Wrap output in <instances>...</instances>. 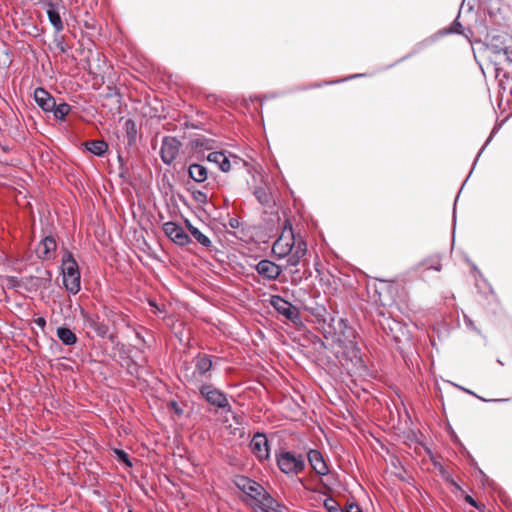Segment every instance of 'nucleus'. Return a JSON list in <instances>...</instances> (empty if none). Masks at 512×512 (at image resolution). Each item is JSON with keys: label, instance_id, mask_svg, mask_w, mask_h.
<instances>
[{"label": "nucleus", "instance_id": "obj_1", "mask_svg": "<svg viewBox=\"0 0 512 512\" xmlns=\"http://www.w3.org/2000/svg\"><path fill=\"white\" fill-rule=\"evenodd\" d=\"M236 485L253 501L256 512H287V508L268 494L259 483L247 477H239Z\"/></svg>", "mask_w": 512, "mask_h": 512}, {"label": "nucleus", "instance_id": "obj_2", "mask_svg": "<svg viewBox=\"0 0 512 512\" xmlns=\"http://www.w3.org/2000/svg\"><path fill=\"white\" fill-rule=\"evenodd\" d=\"M61 270L64 287L67 291L76 295L81 289V276L78 263L68 250H65L62 256Z\"/></svg>", "mask_w": 512, "mask_h": 512}, {"label": "nucleus", "instance_id": "obj_3", "mask_svg": "<svg viewBox=\"0 0 512 512\" xmlns=\"http://www.w3.org/2000/svg\"><path fill=\"white\" fill-rule=\"evenodd\" d=\"M277 466L286 475H298L305 468L304 457L291 451H281L276 455Z\"/></svg>", "mask_w": 512, "mask_h": 512}, {"label": "nucleus", "instance_id": "obj_4", "mask_svg": "<svg viewBox=\"0 0 512 512\" xmlns=\"http://www.w3.org/2000/svg\"><path fill=\"white\" fill-rule=\"evenodd\" d=\"M297 242L291 225H285L281 235L273 243L272 252L279 259L285 258Z\"/></svg>", "mask_w": 512, "mask_h": 512}, {"label": "nucleus", "instance_id": "obj_5", "mask_svg": "<svg viewBox=\"0 0 512 512\" xmlns=\"http://www.w3.org/2000/svg\"><path fill=\"white\" fill-rule=\"evenodd\" d=\"M42 5L55 31H63L64 24L61 15L64 14L65 7L62 0H43Z\"/></svg>", "mask_w": 512, "mask_h": 512}, {"label": "nucleus", "instance_id": "obj_6", "mask_svg": "<svg viewBox=\"0 0 512 512\" xmlns=\"http://www.w3.org/2000/svg\"><path fill=\"white\" fill-rule=\"evenodd\" d=\"M200 392L210 405L226 411H231L228 398L222 391L216 389L210 384H207L201 387Z\"/></svg>", "mask_w": 512, "mask_h": 512}, {"label": "nucleus", "instance_id": "obj_7", "mask_svg": "<svg viewBox=\"0 0 512 512\" xmlns=\"http://www.w3.org/2000/svg\"><path fill=\"white\" fill-rule=\"evenodd\" d=\"M181 146V142L177 140L175 137H164L162 140L160 150V156L162 161L167 165L172 164L176 159L177 155L179 154Z\"/></svg>", "mask_w": 512, "mask_h": 512}, {"label": "nucleus", "instance_id": "obj_8", "mask_svg": "<svg viewBox=\"0 0 512 512\" xmlns=\"http://www.w3.org/2000/svg\"><path fill=\"white\" fill-rule=\"evenodd\" d=\"M165 235L175 244L179 246L188 245L191 242L189 235L185 230L175 222H165L162 226Z\"/></svg>", "mask_w": 512, "mask_h": 512}, {"label": "nucleus", "instance_id": "obj_9", "mask_svg": "<svg viewBox=\"0 0 512 512\" xmlns=\"http://www.w3.org/2000/svg\"><path fill=\"white\" fill-rule=\"evenodd\" d=\"M255 270L261 277L268 281H274L278 279L283 271L281 266L268 259L259 261L255 266Z\"/></svg>", "mask_w": 512, "mask_h": 512}, {"label": "nucleus", "instance_id": "obj_10", "mask_svg": "<svg viewBox=\"0 0 512 512\" xmlns=\"http://www.w3.org/2000/svg\"><path fill=\"white\" fill-rule=\"evenodd\" d=\"M271 305L279 314L285 316L287 319L291 321L299 319L298 309L281 296H272Z\"/></svg>", "mask_w": 512, "mask_h": 512}, {"label": "nucleus", "instance_id": "obj_11", "mask_svg": "<svg viewBox=\"0 0 512 512\" xmlns=\"http://www.w3.org/2000/svg\"><path fill=\"white\" fill-rule=\"evenodd\" d=\"M250 449L259 461L269 458V445L266 436L262 433H256L251 442Z\"/></svg>", "mask_w": 512, "mask_h": 512}, {"label": "nucleus", "instance_id": "obj_12", "mask_svg": "<svg viewBox=\"0 0 512 512\" xmlns=\"http://www.w3.org/2000/svg\"><path fill=\"white\" fill-rule=\"evenodd\" d=\"M57 242L54 237L46 236L36 248V255L41 260H53L56 257Z\"/></svg>", "mask_w": 512, "mask_h": 512}, {"label": "nucleus", "instance_id": "obj_13", "mask_svg": "<svg viewBox=\"0 0 512 512\" xmlns=\"http://www.w3.org/2000/svg\"><path fill=\"white\" fill-rule=\"evenodd\" d=\"M307 458L311 468L315 471L316 474L325 476L329 473L328 465L324 460L321 452L315 449H311L307 453Z\"/></svg>", "mask_w": 512, "mask_h": 512}, {"label": "nucleus", "instance_id": "obj_14", "mask_svg": "<svg viewBox=\"0 0 512 512\" xmlns=\"http://www.w3.org/2000/svg\"><path fill=\"white\" fill-rule=\"evenodd\" d=\"M81 316L83 318L84 325L86 327L91 328L99 337H106L108 334L109 328L103 322H99L97 316L86 312L85 310H81Z\"/></svg>", "mask_w": 512, "mask_h": 512}, {"label": "nucleus", "instance_id": "obj_15", "mask_svg": "<svg viewBox=\"0 0 512 512\" xmlns=\"http://www.w3.org/2000/svg\"><path fill=\"white\" fill-rule=\"evenodd\" d=\"M37 105L46 113H50L54 107L55 98L44 88L38 87L33 93Z\"/></svg>", "mask_w": 512, "mask_h": 512}, {"label": "nucleus", "instance_id": "obj_16", "mask_svg": "<svg viewBox=\"0 0 512 512\" xmlns=\"http://www.w3.org/2000/svg\"><path fill=\"white\" fill-rule=\"evenodd\" d=\"M195 371L194 378L196 375L205 376L207 374V378H210V370L212 369L213 363L211 356L206 354H198L194 360Z\"/></svg>", "mask_w": 512, "mask_h": 512}, {"label": "nucleus", "instance_id": "obj_17", "mask_svg": "<svg viewBox=\"0 0 512 512\" xmlns=\"http://www.w3.org/2000/svg\"><path fill=\"white\" fill-rule=\"evenodd\" d=\"M307 252L306 243L302 240H298L296 246L291 250L289 254H287V265L289 266H297L301 259L305 256Z\"/></svg>", "mask_w": 512, "mask_h": 512}, {"label": "nucleus", "instance_id": "obj_18", "mask_svg": "<svg viewBox=\"0 0 512 512\" xmlns=\"http://www.w3.org/2000/svg\"><path fill=\"white\" fill-rule=\"evenodd\" d=\"M207 160L216 164L223 172H228L231 169V163L228 156L224 152L214 151L208 154Z\"/></svg>", "mask_w": 512, "mask_h": 512}, {"label": "nucleus", "instance_id": "obj_19", "mask_svg": "<svg viewBox=\"0 0 512 512\" xmlns=\"http://www.w3.org/2000/svg\"><path fill=\"white\" fill-rule=\"evenodd\" d=\"M189 176L192 180L197 183L204 182L208 177V170L205 166L201 164H191L188 168Z\"/></svg>", "mask_w": 512, "mask_h": 512}, {"label": "nucleus", "instance_id": "obj_20", "mask_svg": "<svg viewBox=\"0 0 512 512\" xmlns=\"http://www.w3.org/2000/svg\"><path fill=\"white\" fill-rule=\"evenodd\" d=\"M86 149L96 156H103L108 150V144L103 140H91L85 143Z\"/></svg>", "mask_w": 512, "mask_h": 512}, {"label": "nucleus", "instance_id": "obj_21", "mask_svg": "<svg viewBox=\"0 0 512 512\" xmlns=\"http://www.w3.org/2000/svg\"><path fill=\"white\" fill-rule=\"evenodd\" d=\"M57 337L64 345L67 346L74 345L77 342L76 334L66 327L57 328Z\"/></svg>", "mask_w": 512, "mask_h": 512}, {"label": "nucleus", "instance_id": "obj_22", "mask_svg": "<svg viewBox=\"0 0 512 512\" xmlns=\"http://www.w3.org/2000/svg\"><path fill=\"white\" fill-rule=\"evenodd\" d=\"M70 111L71 106L68 103L62 102L57 104L55 101L54 107L52 108V111H50V113H53L55 119L59 121H65L66 116L70 113Z\"/></svg>", "mask_w": 512, "mask_h": 512}, {"label": "nucleus", "instance_id": "obj_23", "mask_svg": "<svg viewBox=\"0 0 512 512\" xmlns=\"http://www.w3.org/2000/svg\"><path fill=\"white\" fill-rule=\"evenodd\" d=\"M344 338L341 336L337 337V342L339 345L345 349H354L355 348V333L352 328H347V330L343 333Z\"/></svg>", "mask_w": 512, "mask_h": 512}, {"label": "nucleus", "instance_id": "obj_24", "mask_svg": "<svg viewBox=\"0 0 512 512\" xmlns=\"http://www.w3.org/2000/svg\"><path fill=\"white\" fill-rule=\"evenodd\" d=\"M187 228L191 235L203 246H211V240L204 235L198 228L193 226L189 221H186Z\"/></svg>", "mask_w": 512, "mask_h": 512}, {"label": "nucleus", "instance_id": "obj_25", "mask_svg": "<svg viewBox=\"0 0 512 512\" xmlns=\"http://www.w3.org/2000/svg\"><path fill=\"white\" fill-rule=\"evenodd\" d=\"M254 195L257 200L264 206H270L272 203L271 194L266 191L265 188L259 187L255 190Z\"/></svg>", "mask_w": 512, "mask_h": 512}, {"label": "nucleus", "instance_id": "obj_26", "mask_svg": "<svg viewBox=\"0 0 512 512\" xmlns=\"http://www.w3.org/2000/svg\"><path fill=\"white\" fill-rule=\"evenodd\" d=\"M115 454L117 455L118 459L123 461L128 466H132V463L129 460L128 454L120 449H115Z\"/></svg>", "mask_w": 512, "mask_h": 512}, {"label": "nucleus", "instance_id": "obj_27", "mask_svg": "<svg viewBox=\"0 0 512 512\" xmlns=\"http://www.w3.org/2000/svg\"><path fill=\"white\" fill-rule=\"evenodd\" d=\"M324 506L325 508L329 511V512H336L338 511V504L335 500L333 499H327L324 503Z\"/></svg>", "mask_w": 512, "mask_h": 512}, {"label": "nucleus", "instance_id": "obj_28", "mask_svg": "<svg viewBox=\"0 0 512 512\" xmlns=\"http://www.w3.org/2000/svg\"><path fill=\"white\" fill-rule=\"evenodd\" d=\"M34 323L39 327L41 328L42 330H44V328L46 327V320L45 318L43 317H38L34 320Z\"/></svg>", "mask_w": 512, "mask_h": 512}, {"label": "nucleus", "instance_id": "obj_29", "mask_svg": "<svg viewBox=\"0 0 512 512\" xmlns=\"http://www.w3.org/2000/svg\"><path fill=\"white\" fill-rule=\"evenodd\" d=\"M345 512H362L360 507L356 504H350L347 506Z\"/></svg>", "mask_w": 512, "mask_h": 512}, {"label": "nucleus", "instance_id": "obj_30", "mask_svg": "<svg viewBox=\"0 0 512 512\" xmlns=\"http://www.w3.org/2000/svg\"><path fill=\"white\" fill-rule=\"evenodd\" d=\"M461 24L457 21H454L453 25H452V29L451 31L454 32V33H461Z\"/></svg>", "mask_w": 512, "mask_h": 512}, {"label": "nucleus", "instance_id": "obj_31", "mask_svg": "<svg viewBox=\"0 0 512 512\" xmlns=\"http://www.w3.org/2000/svg\"><path fill=\"white\" fill-rule=\"evenodd\" d=\"M465 500L466 502H468L470 505L474 506V507H477V503L476 501L470 496V495H466L465 497Z\"/></svg>", "mask_w": 512, "mask_h": 512}, {"label": "nucleus", "instance_id": "obj_32", "mask_svg": "<svg viewBox=\"0 0 512 512\" xmlns=\"http://www.w3.org/2000/svg\"><path fill=\"white\" fill-rule=\"evenodd\" d=\"M230 226L232 228H237L238 227V220L236 219H231L230 222H229Z\"/></svg>", "mask_w": 512, "mask_h": 512}, {"label": "nucleus", "instance_id": "obj_33", "mask_svg": "<svg viewBox=\"0 0 512 512\" xmlns=\"http://www.w3.org/2000/svg\"><path fill=\"white\" fill-rule=\"evenodd\" d=\"M465 322L467 325L471 326L473 325L472 321L470 319L465 318Z\"/></svg>", "mask_w": 512, "mask_h": 512}, {"label": "nucleus", "instance_id": "obj_34", "mask_svg": "<svg viewBox=\"0 0 512 512\" xmlns=\"http://www.w3.org/2000/svg\"><path fill=\"white\" fill-rule=\"evenodd\" d=\"M431 268H433V269H435V270H437V271H440L441 266H440V264H438V265H436V266H432Z\"/></svg>", "mask_w": 512, "mask_h": 512}, {"label": "nucleus", "instance_id": "obj_35", "mask_svg": "<svg viewBox=\"0 0 512 512\" xmlns=\"http://www.w3.org/2000/svg\"><path fill=\"white\" fill-rule=\"evenodd\" d=\"M199 195H200L199 199H202V196L205 197V195L203 193H201V192H199Z\"/></svg>", "mask_w": 512, "mask_h": 512}, {"label": "nucleus", "instance_id": "obj_36", "mask_svg": "<svg viewBox=\"0 0 512 512\" xmlns=\"http://www.w3.org/2000/svg\"><path fill=\"white\" fill-rule=\"evenodd\" d=\"M199 195H200L199 199H202V196L205 197V195L203 193H201V192H199Z\"/></svg>", "mask_w": 512, "mask_h": 512}, {"label": "nucleus", "instance_id": "obj_37", "mask_svg": "<svg viewBox=\"0 0 512 512\" xmlns=\"http://www.w3.org/2000/svg\"><path fill=\"white\" fill-rule=\"evenodd\" d=\"M128 512H133V511L129 510Z\"/></svg>", "mask_w": 512, "mask_h": 512}]
</instances>
